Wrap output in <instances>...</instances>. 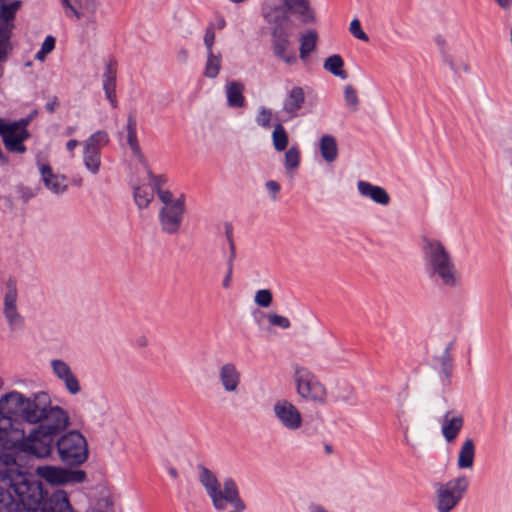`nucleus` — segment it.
<instances>
[{"label": "nucleus", "instance_id": "2eb2a0df", "mask_svg": "<svg viewBox=\"0 0 512 512\" xmlns=\"http://www.w3.org/2000/svg\"><path fill=\"white\" fill-rule=\"evenodd\" d=\"M305 92L300 86L288 89L282 102V113L287 120H292L300 115L305 104Z\"/></svg>", "mask_w": 512, "mask_h": 512}, {"label": "nucleus", "instance_id": "a19ab883", "mask_svg": "<svg viewBox=\"0 0 512 512\" xmlns=\"http://www.w3.org/2000/svg\"><path fill=\"white\" fill-rule=\"evenodd\" d=\"M272 116L273 113L271 109L261 106L256 115L255 122L262 128H269L271 126Z\"/></svg>", "mask_w": 512, "mask_h": 512}, {"label": "nucleus", "instance_id": "4468645a", "mask_svg": "<svg viewBox=\"0 0 512 512\" xmlns=\"http://www.w3.org/2000/svg\"><path fill=\"white\" fill-rule=\"evenodd\" d=\"M272 38L274 54L288 65L295 64L297 56L294 51L289 49V34L284 27H273Z\"/></svg>", "mask_w": 512, "mask_h": 512}, {"label": "nucleus", "instance_id": "6ab92c4d", "mask_svg": "<svg viewBox=\"0 0 512 512\" xmlns=\"http://www.w3.org/2000/svg\"><path fill=\"white\" fill-rule=\"evenodd\" d=\"M357 189L362 197L368 198L378 205L387 206L391 201L390 195L383 187L374 185L368 181H358Z\"/></svg>", "mask_w": 512, "mask_h": 512}, {"label": "nucleus", "instance_id": "6e6d98bb", "mask_svg": "<svg viewBox=\"0 0 512 512\" xmlns=\"http://www.w3.org/2000/svg\"><path fill=\"white\" fill-rule=\"evenodd\" d=\"M495 1L503 9H507L511 5V0H495Z\"/></svg>", "mask_w": 512, "mask_h": 512}, {"label": "nucleus", "instance_id": "c85d7f7f", "mask_svg": "<svg viewBox=\"0 0 512 512\" xmlns=\"http://www.w3.org/2000/svg\"><path fill=\"white\" fill-rule=\"evenodd\" d=\"M61 3L67 17H75L78 20L87 18L89 20L93 15V10L87 13L86 8H84L82 4V0H61Z\"/></svg>", "mask_w": 512, "mask_h": 512}, {"label": "nucleus", "instance_id": "c9c22d12", "mask_svg": "<svg viewBox=\"0 0 512 512\" xmlns=\"http://www.w3.org/2000/svg\"><path fill=\"white\" fill-rule=\"evenodd\" d=\"M317 42V33L308 31L300 37V58L305 60L315 49Z\"/></svg>", "mask_w": 512, "mask_h": 512}, {"label": "nucleus", "instance_id": "a211bd4d", "mask_svg": "<svg viewBox=\"0 0 512 512\" xmlns=\"http://www.w3.org/2000/svg\"><path fill=\"white\" fill-rule=\"evenodd\" d=\"M464 425L463 416L455 411H447L441 420V433L451 443L458 437Z\"/></svg>", "mask_w": 512, "mask_h": 512}, {"label": "nucleus", "instance_id": "c03bdc74", "mask_svg": "<svg viewBox=\"0 0 512 512\" xmlns=\"http://www.w3.org/2000/svg\"><path fill=\"white\" fill-rule=\"evenodd\" d=\"M350 33L357 39L362 40L364 42L369 41L368 35L362 30L360 21L358 19H354L350 23L349 27Z\"/></svg>", "mask_w": 512, "mask_h": 512}, {"label": "nucleus", "instance_id": "7c9ffc66", "mask_svg": "<svg viewBox=\"0 0 512 512\" xmlns=\"http://www.w3.org/2000/svg\"><path fill=\"white\" fill-rule=\"evenodd\" d=\"M0 512H22L18 500L3 486H0Z\"/></svg>", "mask_w": 512, "mask_h": 512}, {"label": "nucleus", "instance_id": "7ed1b4c3", "mask_svg": "<svg viewBox=\"0 0 512 512\" xmlns=\"http://www.w3.org/2000/svg\"><path fill=\"white\" fill-rule=\"evenodd\" d=\"M159 200L163 207L159 211L161 230L169 235L177 234L182 226L186 211L185 196L173 195L169 190H159Z\"/></svg>", "mask_w": 512, "mask_h": 512}, {"label": "nucleus", "instance_id": "a878e982", "mask_svg": "<svg viewBox=\"0 0 512 512\" xmlns=\"http://www.w3.org/2000/svg\"><path fill=\"white\" fill-rule=\"evenodd\" d=\"M262 14L264 19L274 27H283V24L288 21L286 10L279 5L265 3L262 7Z\"/></svg>", "mask_w": 512, "mask_h": 512}, {"label": "nucleus", "instance_id": "8fccbe9b", "mask_svg": "<svg viewBox=\"0 0 512 512\" xmlns=\"http://www.w3.org/2000/svg\"><path fill=\"white\" fill-rule=\"evenodd\" d=\"M454 65L456 68H450L455 74H460L461 72L469 73L470 72V65L468 62H466L463 59H455L454 58Z\"/></svg>", "mask_w": 512, "mask_h": 512}, {"label": "nucleus", "instance_id": "0eeeda50", "mask_svg": "<svg viewBox=\"0 0 512 512\" xmlns=\"http://www.w3.org/2000/svg\"><path fill=\"white\" fill-rule=\"evenodd\" d=\"M109 142V134L105 130H97L81 143L83 147V165L90 174L97 175L100 172L102 149L105 148Z\"/></svg>", "mask_w": 512, "mask_h": 512}, {"label": "nucleus", "instance_id": "603ef678", "mask_svg": "<svg viewBox=\"0 0 512 512\" xmlns=\"http://www.w3.org/2000/svg\"><path fill=\"white\" fill-rule=\"evenodd\" d=\"M54 47H55V38L52 36H47L44 39L40 49H42L43 52H46L47 54H49L54 49Z\"/></svg>", "mask_w": 512, "mask_h": 512}, {"label": "nucleus", "instance_id": "dca6fc26", "mask_svg": "<svg viewBox=\"0 0 512 512\" xmlns=\"http://www.w3.org/2000/svg\"><path fill=\"white\" fill-rule=\"evenodd\" d=\"M17 287L14 281L6 283L4 295V315L11 328H17L22 325L23 319L17 310Z\"/></svg>", "mask_w": 512, "mask_h": 512}, {"label": "nucleus", "instance_id": "473e14b6", "mask_svg": "<svg viewBox=\"0 0 512 512\" xmlns=\"http://www.w3.org/2000/svg\"><path fill=\"white\" fill-rule=\"evenodd\" d=\"M222 56L213 51L207 52V60L204 68V75L207 78H216L221 70Z\"/></svg>", "mask_w": 512, "mask_h": 512}, {"label": "nucleus", "instance_id": "864d4df0", "mask_svg": "<svg viewBox=\"0 0 512 512\" xmlns=\"http://www.w3.org/2000/svg\"><path fill=\"white\" fill-rule=\"evenodd\" d=\"M308 512H329V511L319 504H312L308 507Z\"/></svg>", "mask_w": 512, "mask_h": 512}, {"label": "nucleus", "instance_id": "20e7f679", "mask_svg": "<svg viewBox=\"0 0 512 512\" xmlns=\"http://www.w3.org/2000/svg\"><path fill=\"white\" fill-rule=\"evenodd\" d=\"M296 394L306 402L324 405L328 401V390L324 383L307 367L293 366Z\"/></svg>", "mask_w": 512, "mask_h": 512}, {"label": "nucleus", "instance_id": "1a4fd4ad", "mask_svg": "<svg viewBox=\"0 0 512 512\" xmlns=\"http://www.w3.org/2000/svg\"><path fill=\"white\" fill-rule=\"evenodd\" d=\"M277 423L285 430L295 432L303 426V416L299 408L286 398L277 399L272 406Z\"/></svg>", "mask_w": 512, "mask_h": 512}, {"label": "nucleus", "instance_id": "9d476101", "mask_svg": "<svg viewBox=\"0 0 512 512\" xmlns=\"http://www.w3.org/2000/svg\"><path fill=\"white\" fill-rule=\"evenodd\" d=\"M35 473L40 479L52 486L82 483L86 479V473L82 470H70L52 465L38 466Z\"/></svg>", "mask_w": 512, "mask_h": 512}, {"label": "nucleus", "instance_id": "bf43d9fd", "mask_svg": "<svg viewBox=\"0 0 512 512\" xmlns=\"http://www.w3.org/2000/svg\"><path fill=\"white\" fill-rule=\"evenodd\" d=\"M168 472H169L171 477H173V478H177L178 477V472H177V470L175 468H173V467L169 468Z\"/></svg>", "mask_w": 512, "mask_h": 512}, {"label": "nucleus", "instance_id": "c756f323", "mask_svg": "<svg viewBox=\"0 0 512 512\" xmlns=\"http://www.w3.org/2000/svg\"><path fill=\"white\" fill-rule=\"evenodd\" d=\"M323 68L340 79L344 80L348 77L347 72L344 70V60L338 54L326 58L323 63Z\"/></svg>", "mask_w": 512, "mask_h": 512}, {"label": "nucleus", "instance_id": "79ce46f5", "mask_svg": "<svg viewBox=\"0 0 512 512\" xmlns=\"http://www.w3.org/2000/svg\"><path fill=\"white\" fill-rule=\"evenodd\" d=\"M267 320L271 326L280 327L282 329H288L291 326L290 320L287 317L276 313L267 314Z\"/></svg>", "mask_w": 512, "mask_h": 512}, {"label": "nucleus", "instance_id": "052dcab7", "mask_svg": "<svg viewBox=\"0 0 512 512\" xmlns=\"http://www.w3.org/2000/svg\"><path fill=\"white\" fill-rule=\"evenodd\" d=\"M324 450H325V452H326L327 454H331V453H333V448H332V446H331L330 444H325V445H324Z\"/></svg>", "mask_w": 512, "mask_h": 512}, {"label": "nucleus", "instance_id": "412c9836", "mask_svg": "<svg viewBox=\"0 0 512 512\" xmlns=\"http://www.w3.org/2000/svg\"><path fill=\"white\" fill-rule=\"evenodd\" d=\"M42 510L43 512H77L72 508L64 490H56L49 497L45 496Z\"/></svg>", "mask_w": 512, "mask_h": 512}, {"label": "nucleus", "instance_id": "423d86ee", "mask_svg": "<svg viewBox=\"0 0 512 512\" xmlns=\"http://www.w3.org/2000/svg\"><path fill=\"white\" fill-rule=\"evenodd\" d=\"M63 431L60 432V434ZM59 433L57 434V436ZM56 435L54 436V438ZM55 441V439L53 440ZM56 445L59 458L68 465H80L88 458V444L86 438L78 431L72 430L62 434L53 446Z\"/></svg>", "mask_w": 512, "mask_h": 512}, {"label": "nucleus", "instance_id": "2f4dec72", "mask_svg": "<svg viewBox=\"0 0 512 512\" xmlns=\"http://www.w3.org/2000/svg\"><path fill=\"white\" fill-rule=\"evenodd\" d=\"M154 198L153 189L147 185H138L134 187V201L139 209H145Z\"/></svg>", "mask_w": 512, "mask_h": 512}, {"label": "nucleus", "instance_id": "5fc2aeb1", "mask_svg": "<svg viewBox=\"0 0 512 512\" xmlns=\"http://www.w3.org/2000/svg\"><path fill=\"white\" fill-rule=\"evenodd\" d=\"M79 145V142L76 139H71L66 143V149L73 153L74 149Z\"/></svg>", "mask_w": 512, "mask_h": 512}, {"label": "nucleus", "instance_id": "5701e85b", "mask_svg": "<svg viewBox=\"0 0 512 512\" xmlns=\"http://www.w3.org/2000/svg\"><path fill=\"white\" fill-rule=\"evenodd\" d=\"M245 86L243 83L231 80L225 84V95L227 106L230 108H243L246 106V98L244 96Z\"/></svg>", "mask_w": 512, "mask_h": 512}, {"label": "nucleus", "instance_id": "bb28decb", "mask_svg": "<svg viewBox=\"0 0 512 512\" xmlns=\"http://www.w3.org/2000/svg\"><path fill=\"white\" fill-rule=\"evenodd\" d=\"M475 459V443L473 439L467 438L463 442L457 458V466L459 469H471Z\"/></svg>", "mask_w": 512, "mask_h": 512}, {"label": "nucleus", "instance_id": "aec40b11", "mask_svg": "<svg viewBox=\"0 0 512 512\" xmlns=\"http://www.w3.org/2000/svg\"><path fill=\"white\" fill-rule=\"evenodd\" d=\"M198 479L204 487L207 495L210 497L212 504H216L220 501L218 488L220 483L217 479L216 474L204 465H198Z\"/></svg>", "mask_w": 512, "mask_h": 512}, {"label": "nucleus", "instance_id": "680f3d73", "mask_svg": "<svg viewBox=\"0 0 512 512\" xmlns=\"http://www.w3.org/2000/svg\"><path fill=\"white\" fill-rule=\"evenodd\" d=\"M75 131H76L75 127L69 126L66 128V135H72L75 133Z\"/></svg>", "mask_w": 512, "mask_h": 512}, {"label": "nucleus", "instance_id": "69168bd1", "mask_svg": "<svg viewBox=\"0 0 512 512\" xmlns=\"http://www.w3.org/2000/svg\"><path fill=\"white\" fill-rule=\"evenodd\" d=\"M181 56H183L184 58H186V57H187V51H185V50H184V51H182V52H181Z\"/></svg>", "mask_w": 512, "mask_h": 512}, {"label": "nucleus", "instance_id": "f257e3e1", "mask_svg": "<svg viewBox=\"0 0 512 512\" xmlns=\"http://www.w3.org/2000/svg\"><path fill=\"white\" fill-rule=\"evenodd\" d=\"M70 425L68 412L53 405L46 391L29 396L13 390L0 397V480L13 489L26 512H43L45 495L42 484L16 464L14 451L37 458L53 452L54 436Z\"/></svg>", "mask_w": 512, "mask_h": 512}, {"label": "nucleus", "instance_id": "f3484780", "mask_svg": "<svg viewBox=\"0 0 512 512\" xmlns=\"http://www.w3.org/2000/svg\"><path fill=\"white\" fill-rule=\"evenodd\" d=\"M242 375L236 364L226 362L218 368V381L226 393H238Z\"/></svg>", "mask_w": 512, "mask_h": 512}, {"label": "nucleus", "instance_id": "0e129e2a", "mask_svg": "<svg viewBox=\"0 0 512 512\" xmlns=\"http://www.w3.org/2000/svg\"><path fill=\"white\" fill-rule=\"evenodd\" d=\"M224 26H225V20L224 19H220L218 21V28L222 29Z\"/></svg>", "mask_w": 512, "mask_h": 512}, {"label": "nucleus", "instance_id": "6e6552de", "mask_svg": "<svg viewBox=\"0 0 512 512\" xmlns=\"http://www.w3.org/2000/svg\"><path fill=\"white\" fill-rule=\"evenodd\" d=\"M29 123V119L12 122L0 119V136L7 151L17 154L26 152L24 141L30 137L27 130Z\"/></svg>", "mask_w": 512, "mask_h": 512}, {"label": "nucleus", "instance_id": "cd10ccee", "mask_svg": "<svg viewBox=\"0 0 512 512\" xmlns=\"http://www.w3.org/2000/svg\"><path fill=\"white\" fill-rule=\"evenodd\" d=\"M319 152L327 163L334 162L338 157V144L335 137L329 134L323 135L319 139Z\"/></svg>", "mask_w": 512, "mask_h": 512}, {"label": "nucleus", "instance_id": "338daca9", "mask_svg": "<svg viewBox=\"0 0 512 512\" xmlns=\"http://www.w3.org/2000/svg\"><path fill=\"white\" fill-rule=\"evenodd\" d=\"M3 384H4V382H3L2 378L0 377V389L3 387Z\"/></svg>", "mask_w": 512, "mask_h": 512}, {"label": "nucleus", "instance_id": "de8ad7c7", "mask_svg": "<svg viewBox=\"0 0 512 512\" xmlns=\"http://www.w3.org/2000/svg\"><path fill=\"white\" fill-rule=\"evenodd\" d=\"M214 41H215L214 28L212 26H209L206 29V32L204 35V44L207 48V52L213 51Z\"/></svg>", "mask_w": 512, "mask_h": 512}, {"label": "nucleus", "instance_id": "393cba45", "mask_svg": "<svg viewBox=\"0 0 512 512\" xmlns=\"http://www.w3.org/2000/svg\"><path fill=\"white\" fill-rule=\"evenodd\" d=\"M102 82L106 99L113 108H116L118 104L116 97V70L113 68L112 64L106 66Z\"/></svg>", "mask_w": 512, "mask_h": 512}, {"label": "nucleus", "instance_id": "b1692460", "mask_svg": "<svg viewBox=\"0 0 512 512\" xmlns=\"http://www.w3.org/2000/svg\"><path fill=\"white\" fill-rule=\"evenodd\" d=\"M127 143L133 156L141 165H146V158L141 151V147L137 138V121L134 115L129 114L126 125Z\"/></svg>", "mask_w": 512, "mask_h": 512}, {"label": "nucleus", "instance_id": "f704fd0d", "mask_svg": "<svg viewBox=\"0 0 512 512\" xmlns=\"http://www.w3.org/2000/svg\"><path fill=\"white\" fill-rule=\"evenodd\" d=\"M434 43L441 54L443 62L450 68H456L454 65V57L451 53V48L447 39L443 35L438 34L434 37Z\"/></svg>", "mask_w": 512, "mask_h": 512}, {"label": "nucleus", "instance_id": "ddd939ff", "mask_svg": "<svg viewBox=\"0 0 512 512\" xmlns=\"http://www.w3.org/2000/svg\"><path fill=\"white\" fill-rule=\"evenodd\" d=\"M218 494L220 501L213 504L216 510H224L226 507L225 502L230 503L233 510L244 511L246 509V504L240 497L237 483L233 478L226 477L223 480V490L218 488Z\"/></svg>", "mask_w": 512, "mask_h": 512}, {"label": "nucleus", "instance_id": "9b49d317", "mask_svg": "<svg viewBox=\"0 0 512 512\" xmlns=\"http://www.w3.org/2000/svg\"><path fill=\"white\" fill-rule=\"evenodd\" d=\"M21 6V1L0 0V58H3L9 48V39L14 28L13 20Z\"/></svg>", "mask_w": 512, "mask_h": 512}, {"label": "nucleus", "instance_id": "f03ea898", "mask_svg": "<svg viewBox=\"0 0 512 512\" xmlns=\"http://www.w3.org/2000/svg\"><path fill=\"white\" fill-rule=\"evenodd\" d=\"M422 249L425 269L431 279L449 288L460 284L461 275L455 266L451 254L441 241L425 238Z\"/></svg>", "mask_w": 512, "mask_h": 512}, {"label": "nucleus", "instance_id": "3c124183", "mask_svg": "<svg viewBox=\"0 0 512 512\" xmlns=\"http://www.w3.org/2000/svg\"><path fill=\"white\" fill-rule=\"evenodd\" d=\"M93 512H113V507L107 499H101L97 502Z\"/></svg>", "mask_w": 512, "mask_h": 512}, {"label": "nucleus", "instance_id": "09e8293b", "mask_svg": "<svg viewBox=\"0 0 512 512\" xmlns=\"http://www.w3.org/2000/svg\"><path fill=\"white\" fill-rule=\"evenodd\" d=\"M265 187L270 193L271 199L276 200L281 189L279 183L274 180H269L265 183Z\"/></svg>", "mask_w": 512, "mask_h": 512}, {"label": "nucleus", "instance_id": "13d9d810", "mask_svg": "<svg viewBox=\"0 0 512 512\" xmlns=\"http://www.w3.org/2000/svg\"><path fill=\"white\" fill-rule=\"evenodd\" d=\"M452 346H453V344L449 343L448 346L446 347L445 352H444V356H443V358L445 360H449V351L452 348Z\"/></svg>", "mask_w": 512, "mask_h": 512}, {"label": "nucleus", "instance_id": "37998d69", "mask_svg": "<svg viewBox=\"0 0 512 512\" xmlns=\"http://www.w3.org/2000/svg\"><path fill=\"white\" fill-rule=\"evenodd\" d=\"M236 256H228L227 259V270L222 280V287L226 290L230 289L232 286V277L234 270V261Z\"/></svg>", "mask_w": 512, "mask_h": 512}, {"label": "nucleus", "instance_id": "58836bf2", "mask_svg": "<svg viewBox=\"0 0 512 512\" xmlns=\"http://www.w3.org/2000/svg\"><path fill=\"white\" fill-rule=\"evenodd\" d=\"M147 173V177L149 179V187L153 189V192L156 191L157 194L159 190H162L161 187L165 184L166 180L163 176L155 175L152 173L148 162L146 161V165H142Z\"/></svg>", "mask_w": 512, "mask_h": 512}, {"label": "nucleus", "instance_id": "e433bc0d", "mask_svg": "<svg viewBox=\"0 0 512 512\" xmlns=\"http://www.w3.org/2000/svg\"><path fill=\"white\" fill-rule=\"evenodd\" d=\"M290 12L297 15L303 24H312L316 22V16L313 8L310 6L309 0L304 1L301 6L294 8Z\"/></svg>", "mask_w": 512, "mask_h": 512}, {"label": "nucleus", "instance_id": "49530a36", "mask_svg": "<svg viewBox=\"0 0 512 512\" xmlns=\"http://www.w3.org/2000/svg\"><path fill=\"white\" fill-rule=\"evenodd\" d=\"M225 236L229 245V255L228 256H236V246L233 238V227L230 223H225L224 225Z\"/></svg>", "mask_w": 512, "mask_h": 512}, {"label": "nucleus", "instance_id": "4be33fe9", "mask_svg": "<svg viewBox=\"0 0 512 512\" xmlns=\"http://www.w3.org/2000/svg\"><path fill=\"white\" fill-rule=\"evenodd\" d=\"M42 180L48 190L54 194H61L67 189V181L64 175L54 173L47 164L40 166Z\"/></svg>", "mask_w": 512, "mask_h": 512}, {"label": "nucleus", "instance_id": "ea45409f", "mask_svg": "<svg viewBox=\"0 0 512 512\" xmlns=\"http://www.w3.org/2000/svg\"><path fill=\"white\" fill-rule=\"evenodd\" d=\"M273 301L272 292L269 289H260L255 292L254 302L257 306L268 308Z\"/></svg>", "mask_w": 512, "mask_h": 512}, {"label": "nucleus", "instance_id": "39448f33", "mask_svg": "<svg viewBox=\"0 0 512 512\" xmlns=\"http://www.w3.org/2000/svg\"><path fill=\"white\" fill-rule=\"evenodd\" d=\"M470 485L466 475H459L447 482L439 483L435 490L437 512H451L465 497Z\"/></svg>", "mask_w": 512, "mask_h": 512}, {"label": "nucleus", "instance_id": "774afa93", "mask_svg": "<svg viewBox=\"0 0 512 512\" xmlns=\"http://www.w3.org/2000/svg\"><path fill=\"white\" fill-rule=\"evenodd\" d=\"M229 512H243V511H238V510H231Z\"/></svg>", "mask_w": 512, "mask_h": 512}, {"label": "nucleus", "instance_id": "4c0bfd02", "mask_svg": "<svg viewBox=\"0 0 512 512\" xmlns=\"http://www.w3.org/2000/svg\"><path fill=\"white\" fill-rule=\"evenodd\" d=\"M301 154L297 146L290 147L284 155V166L287 172L298 169L300 165Z\"/></svg>", "mask_w": 512, "mask_h": 512}, {"label": "nucleus", "instance_id": "e2e57ef3", "mask_svg": "<svg viewBox=\"0 0 512 512\" xmlns=\"http://www.w3.org/2000/svg\"><path fill=\"white\" fill-rule=\"evenodd\" d=\"M138 344L139 346H145L147 344L146 338L141 337L140 339H138Z\"/></svg>", "mask_w": 512, "mask_h": 512}, {"label": "nucleus", "instance_id": "f8f14e48", "mask_svg": "<svg viewBox=\"0 0 512 512\" xmlns=\"http://www.w3.org/2000/svg\"><path fill=\"white\" fill-rule=\"evenodd\" d=\"M50 367L53 375L62 382L69 394L76 395L81 391L80 382L66 361L59 358L52 359Z\"/></svg>", "mask_w": 512, "mask_h": 512}, {"label": "nucleus", "instance_id": "4d7b16f0", "mask_svg": "<svg viewBox=\"0 0 512 512\" xmlns=\"http://www.w3.org/2000/svg\"><path fill=\"white\" fill-rule=\"evenodd\" d=\"M47 56V53L46 52H43L42 49H40L36 55H35V59L36 60H39V61H43L45 59V57Z\"/></svg>", "mask_w": 512, "mask_h": 512}, {"label": "nucleus", "instance_id": "72a5a7b5", "mask_svg": "<svg viewBox=\"0 0 512 512\" xmlns=\"http://www.w3.org/2000/svg\"><path fill=\"white\" fill-rule=\"evenodd\" d=\"M271 138L273 147L277 152H283L287 149L289 137L282 124H276L274 126Z\"/></svg>", "mask_w": 512, "mask_h": 512}, {"label": "nucleus", "instance_id": "a18cd8bd", "mask_svg": "<svg viewBox=\"0 0 512 512\" xmlns=\"http://www.w3.org/2000/svg\"><path fill=\"white\" fill-rule=\"evenodd\" d=\"M344 98L348 106H351L353 108L357 107L359 102L357 92L351 85L345 87Z\"/></svg>", "mask_w": 512, "mask_h": 512}]
</instances>
